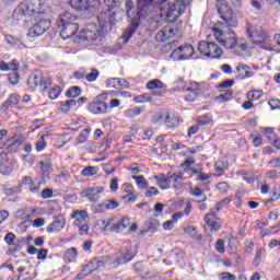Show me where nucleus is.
<instances>
[{"instance_id":"nucleus-26","label":"nucleus","mask_w":280,"mask_h":280,"mask_svg":"<svg viewBox=\"0 0 280 280\" xmlns=\"http://www.w3.org/2000/svg\"><path fill=\"white\" fill-rule=\"evenodd\" d=\"M40 159L42 161L38 163V166L44 174H47L52 167L51 155H42Z\"/></svg>"},{"instance_id":"nucleus-52","label":"nucleus","mask_w":280,"mask_h":280,"mask_svg":"<svg viewBox=\"0 0 280 280\" xmlns=\"http://www.w3.org/2000/svg\"><path fill=\"white\" fill-rule=\"evenodd\" d=\"M158 195H159V189L154 186L149 187L144 192L145 198H152V196H158Z\"/></svg>"},{"instance_id":"nucleus-27","label":"nucleus","mask_w":280,"mask_h":280,"mask_svg":"<svg viewBox=\"0 0 280 280\" xmlns=\"http://www.w3.org/2000/svg\"><path fill=\"white\" fill-rule=\"evenodd\" d=\"M28 4L35 16H38V14H43L40 10H43V5H45V0H30Z\"/></svg>"},{"instance_id":"nucleus-56","label":"nucleus","mask_w":280,"mask_h":280,"mask_svg":"<svg viewBox=\"0 0 280 280\" xmlns=\"http://www.w3.org/2000/svg\"><path fill=\"white\" fill-rule=\"evenodd\" d=\"M215 249L218 253L224 254L226 248L224 247V240H218L215 243Z\"/></svg>"},{"instance_id":"nucleus-16","label":"nucleus","mask_w":280,"mask_h":280,"mask_svg":"<svg viewBox=\"0 0 280 280\" xmlns=\"http://www.w3.org/2000/svg\"><path fill=\"white\" fill-rule=\"evenodd\" d=\"M247 34L249 38H252V43H254V45H264V43H266L268 39V33L257 31L253 28V26L247 27Z\"/></svg>"},{"instance_id":"nucleus-40","label":"nucleus","mask_w":280,"mask_h":280,"mask_svg":"<svg viewBox=\"0 0 280 280\" xmlns=\"http://www.w3.org/2000/svg\"><path fill=\"white\" fill-rule=\"evenodd\" d=\"M261 95H264L261 90H253L247 93V100L255 102L257 100H261Z\"/></svg>"},{"instance_id":"nucleus-25","label":"nucleus","mask_w":280,"mask_h":280,"mask_svg":"<svg viewBox=\"0 0 280 280\" xmlns=\"http://www.w3.org/2000/svg\"><path fill=\"white\" fill-rule=\"evenodd\" d=\"M184 176H185V174H183L180 172L171 174V183L173 180V189H175V191L183 189V177Z\"/></svg>"},{"instance_id":"nucleus-28","label":"nucleus","mask_w":280,"mask_h":280,"mask_svg":"<svg viewBox=\"0 0 280 280\" xmlns=\"http://www.w3.org/2000/svg\"><path fill=\"white\" fill-rule=\"evenodd\" d=\"M237 72L240 73V78L244 79V78H253L254 73L250 70V67H248L247 65H240L237 67Z\"/></svg>"},{"instance_id":"nucleus-29","label":"nucleus","mask_w":280,"mask_h":280,"mask_svg":"<svg viewBox=\"0 0 280 280\" xmlns=\"http://www.w3.org/2000/svg\"><path fill=\"white\" fill-rule=\"evenodd\" d=\"M132 178L136 180L139 189H148L150 187V183H148V179L143 175H133Z\"/></svg>"},{"instance_id":"nucleus-33","label":"nucleus","mask_w":280,"mask_h":280,"mask_svg":"<svg viewBox=\"0 0 280 280\" xmlns=\"http://www.w3.org/2000/svg\"><path fill=\"white\" fill-rule=\"evenodd\" d=\"M71 106H75V100H68L59 103L58 110H60V113H69L71 110Z\"/></svg>"},{"instance_id":"nucleus-42","label":"nucleus","mask_w":280,"mask_h":280,"mask_svg":"<svg viewBox=\"0 0 280 280\" xmlns=\"http://www.w3.org/2000/svg\"><path fill=\"white\" fill-rule=\"evenodd\" d=\"M89 135H91V128L83 129L80 135L77 137V141L79 143H86V140L89 139Z\"/></svg>"},{"instance_id":"nucleus-60","label":"nucleus","mask_w":280,"mask_h":280,"mask_svg":"<svg viewBox=\"0 0 280 280\" xmlns=\"http://www.w3.org/2000/svg\"><path fill=\"white\" fill-rule=\"evenodd\" d=\"M135 257V254L127 252L124 254L122 258L119 259L120 264H126V261H130Z\"/></svg>"},{"instance_id":"nucleus-22","label":"nucleus","mask_w":280,"mask_h":280,"mask_svg":"<svg viewBox=\"0 0 280 280\" xmlns=\"http://www.w3.org/2000/svg\"><path fill=\"white\" fill-rule=\"evenodd\" d=\"M177 86L179 91H192L198 93L200 91V85L197 82H189L188 84L185 82V79H179L177 81Z\"/></svg>"},{"instance_id":"nucleus-55","label":"nucleus","mask_w":280,"mask_h":280,"mask_svg":"<svg viewBox=\"0 0 280 280\" xmlns=\"http://www.w3.org/2000/svg\"><path fill=\"white\" fill-rule=\"evenodd\" d=\"M21 80L19 72H11L9 73V82L10 84H16Z\"/></svg>"},{"instance_id":"nucleus-10","label":"nucleus","mask_w":280,"mask_h":280,"mask_svg":"<svg viewBox=\"0 0 280 280\" xmlns=\"http://www.w3.org/2000/svg\"><path fill=\"white\" fill-rule=\"evenodd\" d=\"M195 51L196 50H194V46H191V44H184L172 51L171 58L176 62L180 60H189V58L194 56Z\"/></svg>"},{"instance_id":"nucleus-62","label":"nucleus","mask_w":280,"mask_h":280,"mask_svg":"<svg viewBox=\"0 0 280 280\" xmlns=\"http://www.w3.org/2000/svg\"><path fill=\"white\" fill-rule=\"evenodd\" d=\"M217 189L221 191V194H226L229 191V184L222 182L217 185Z\"/></svg>"},{"instance_id":"nucleus-5","label":"nucleus","mask_w":280,"mask_h":280,"mask_svg":"<svg viewBox=\"0 0 280 280\" xmlns=\"http://www.w3.org/2000/svg\"><path fill=\"white\" fill-rule=\"evenodd\" d=\"M104 3L107 9L105 12H101L97 16V21L103 32H110V30H113V25L117 23V20L115 19L117 14L112 12L110 8H117V5H119V0H104Z\"/></svg>"},{"instance_id":"nucleus-3","label":"nucleus","mask_w":280,"mask_h":280,"mask_svg":"<svg viewBox=\"0 0 280 280\" xmlns=\"http://www.w3.org/2000/svg\"><path fill=\"white\" fill-rule=\"evenodd\" d=\"M75 15L63 12L58 15L56 25L60 28V36L63 40H69V38H73L80 30V25L75 23Z\"/></svg>"},{"instance_id":"nucleus-35","label":"nucleus","mask_w":280,"mask_h":280,"mask_svg":"<svg viewBox=\"0 0 280 280\" xmlns=\"http://www.w3.org/2000/svg\"><path fill=\"white\" fill-rule=\"evenodd\" d=\"M61 94L62 88L60 85H54L48 92V97L49 100H58V97H60Z\"/></svg>"},{"instance_id":"nucleus-45","label":"nucleus","mask_w":280,"mask_h":280,"mask_svg":"<svg viewBox=\"0 0 280 280\" xmlns=\"http://www.w3.org/2000/svg\"><path fill=\"white\" fill-rule=\"evenodd\" d=\"M100 78V70L93 68L90 73H85V80L88 82H95Z\"/></svg>"},{"instance_id":"nucleus-44","label":"nucleus","mask_w":280,"mask_h":280,"mask_svg":"<svg viewBox=\"0 0 280 280\" xmlns=\"http://www.w3.org/2000/svg\"><path fill=\"white\" fill-rule=\"evenodd\" d=\"M133 102H136V104H145L148 102H152V95L150 94L138 95L133 98Z\"/></svg>"},{"instance_id":"nucleus-46","label":"nucleus","mask_w":280,"mask_h":280,"mask_svg":"<svg viewBox=\"0 0 280 280\" xmlns=\"http://www.w3.org/2000/svg\"><path fill=\"white\" fill-rule=\"evenodd\" d=\"M107 89H119L121 86V81L117 78L108 79L106 81Z\"/></svg>"},{"instance_id":"nucleus-64","label":"nucleus","mask_w":280,"mask_h":280,"mask_svg":"<svg viewBox=\"0 0 280 280\" xmlns=\"http://www.w3.org/2000/svg\"><path fill=\"white\" fill-rule=\"evenodd\" d=\"M190 194L195 196V198H200L202 196L203 191L200 189V187L190 188Z\"/></svg>"},{"instance_id":"nucleus-49","label":"nucleus","mask_w":280,"mask_h":280,"mask_svg":"<svg viewBox=\"0 0 280 280\" xmlns=\"http://www.w3.org/2000/svg\"><path fill=\"white\" fill-rule=\"evenodd\" d=\"M210 178H211L210 174H207V173L200 171L196 177V180H198L199 183H210L209 182Z\"/></svg>"},{"instance_id":"nucleus-34","label":"nucleus","mask_w":280,"mask_h":280,"mask_svg":"<svg viewBox=\"0 0 280 280\" xmlns=\"http://www.w3.org/2000/svg\"><path fill=\"white\" fill-rule=\"evenodd\" d=\"M78 256V249L75 247L69 248L63 254L65 261H68V264H71L73 259Z\"/></svg>"},{"instance_id":"nucleus-38","label":"nucleus","mask_w":280,"mask_h":280,"mask_svg":"<svg viewBox=\"0 0 280 280\" xmlns=\"http://www.w3.org/2000/svg\"><path fill=\"white\" fill-rule=\"evenodd\" d=\"M23 141L21 140H13L10 144L7 145V152L14 153L19 152V148H21Z\"/></svg>"},{"instance_id":"nucleus-57","label":"nucleus","mask_w":280,"mask_h":280,"mask_svg":"<svg viewBox=\"0 0 280 280\" xmlns=\"http://www.w3.org/2000/svg\"><path fill=\"white\" fill-rule=\"evenodd\" d=\"M33 229H40V226H45V220L43 218H37L32 222Z\"/></svg>"},{"instance_id":"nucleus-6","label":"nucleus","mask_w":280,"mask_h":280,"mask_svg":"<svg viewBox=\"0 0 280 280\" xmlns=\"http://www.w3.org/2000/svg\"><path fill=\"white\" fill-rule=\"evenodd\" d=\"M224 202L219 201L215 208H212L210 212L205 217V222L210 231L218 232L222 229V219L218 218V211H222Z\"/></svg>"},{"instance_id":"nucleus-63","label":"nucleus","mask_w":280,"mask_h":280,"mask_svg":"<svg viewBox=\"0 0 280 280\" xmlns=\"http://www.w3.org/2000/svg\"><path fill=\"white\" fill-rule=\"evenodd\" d=\"M269 167H271L272 170L280 167V159L279 158H275L272 160H270L268 162Z\"/></svg>"},{"instance_id":"nucleus-61","label":"nucleus","mask_w":280,"mask_h":280,"mask_svg":"<svg viewBox=\"0 0 280 280\" xmlns=\"http://www.w3.org/2000/svg\"><path fill=\"white\" fill-rule=\"evenodd\" d=\"M54 196V190L49 189V188H46L42 191V198L44 200H47L49 198H51Z\"/></svg>"},{"instance_id":"nucleus-11","label":"nucleus","mask_w":280,"mask_h":280,"mask_svg":"<svg viewBox=\"0 0 280 280\" xmlns=\"http://www.w3.org/2000/svg\"><path fill=\"white\" fill-rule=\"evenodd\" d=\"M119 207L117 199H104L98 205L91 207L93 213H106V211H115Z\"/></svg>"},{"instance_id":"nucleus-21","label":"nucleus","mask_w":280,"mask_h":280,"mask_svg":"<svg viewBox=\"0 0 280 280\" xmlns=\"http://www.w3.org/2000/svg\"><path fill=\"white\" fill-rule=\"evenodd\" d=\"M12 170H14V167L8 159V154H5V152L0 153V173L3 175L12 174Z\"/></svg>"},{"instance_id":"nucleus-58","label":"nucleus","mask_w":280,"mask_h":280,"mask_svg":"<svg viewBox=\"0 0 280 280\" xmlns=\"http://www.w3.org/2000/svg\"><path fill=\"white\" fill-rule=\"evenodd\" d=\"M15 240H16V236L14 235V233H8L4 237V242L9 244V246H12Z\"/></svg>"},{"instance_id":"nucleus-59","label":"nucleus","mask_w":280,"mask_h":280,"mask_svg":"<svg viewBox=\"0 0 280 280\" xmlns=\"http://www.w3.org/2000/svg\"><path fill=\"white\" fill-rule=\"evenodd\" d=\"M79 229V234L81 235H89V224L83 223L82 225H77Z\"/></svg>"},{"instance_id":"nucleus-2","label":"nucleus","mask_w":280,"mask_h":280,"mask_svg":"<svg viewBox=\"0 0 280 280\" xmlns=\"http://www.w3.org/2000/svg\"><path fill=\"white\" fill-rule=\"evenodd\" d=\"M218 13L222 19V22H218L220 27L212 28V34L219 45L225 49H235L237 47V35L231 27H237V21L233 20V11L229 8V4L224 3V0L217 1Z\"/></svg>"},{"instance_id":"nucleus-15","label":"nucleus","mask_w":280,"mask_h":280,"mask_svg":"<svg viewBox=\"0 0 280 280\" xmlns=\"http://www.w3.org/2000/svg\"><path fill=\"white\" fill-rule=\"evenodd\" d=\"M176 34H178V27L166 26L156 33L155 40L158 43H165V40H170V38H174Z\"/></svg>"},{"instance_id":"nucleus-20","label":"nucleus","mask_w":280,"mask_h":280,"mask_svg":"<svg viewBox=\"0 0 280 280\" xmlns=\"http://www.w3.org/2000/svg\"><path fill=\"white\" fill-rule=\"evenodd\" d=\"M15 16H35L30 2H21L14 10Z\"/></svg>"},{"instance_id":"nucleus-14","label":"nucleus","mask_w":280,"mask_h":280,"mask_svg":"<svg viewBox=\"0 0 280 280\" xmlns=\"http://www.w3.org/2000/svg\"><path fill=\"white\" fill-rule=\"evenodd\" d=\"M102 194H104V187H89L81 191V198H88L90 202H97L102 198Z\"/></svg>"},{"instance_id":"nucleus-8","label":"nucleus","mask_w":280,"mask_h":280,"mask_svg":"<svg viewBox=\"0 0 280 280\" xmlns=\"http://www.w3.org/2000/svg\"><path fill=\"white\" fill-rule=\"evenodd\" d=\"M35 20L37 22L28 30V36L31 38H38V36H43V34L51 27V20L38 19V16H35Z\"/></svg>"},{"instance_id":"nucleus-39","label":"nucleus","mask_w":280,"mask_h":280,"mask_svg":"<svg viewBox=\"0 0 280 280\" xmlns=\"http://www.w3.org/2000/svg\"><path fill=\"white\" fill-rule=\"evenodd\" d=\"M233 95H235V92L233 90H228L223 94H220L217 100H219V102H231Z\"/></svg>"},{"instance_id":"nucleus-37","label":"nucleus","mask_w":280,"mask_h":280,"mask_svg":"<svg viewBox=\"0 0 280 280\" xmlns=\"http://www.w3.org/2000/svg\"><path fill=\"white\" fill-rule=\"evenodd\" d=\"M97 174V167L95 166H85L84 170L81 172V176L85 178H91V176H95Z\"/></svg>"},{"instance_id":"nucleus-51","label":"nucleus","mask_w":280,"mask_h":280,"mask_svg":"<svg viewBox=\"0 0 280 280\" xmlns=\"http://www.w3.org/2000/svg\"><path fill=\"white\" fill-rule=\"evenodd\" d=\"M212 119L210 116H201L197 118V125L200 126H207L211 124Z\"/></svg>"},{"instance_id":"nucleus-31","label":"nucleus","mask_w":280,"mask_h":280,"mask_svg":"<svg viewBox=\"0 0 280 280\" xmlns=\"http://www.w3.org/2000/svg\"><path fill=\"white\" fill-rule=\"evenodd\" d=\"M226 170H229V162L226 161H218L214 165V172L217 176H222Z\"/></svg>"},{"instance_id":"nucleus-43","label":"nucleus","mask_w":280,"mask_h":280,"mask_svg":"<svg viewBox=\"0 0 280 280\" xmlns=\"http://www.w3.org/2000/svg\"><path fill=\"white\" fill-rule=\"evenodd\" d=\"M235 84V80L230 79L221 82L217 89H219V93H224V89H231Z\"/></svg>"},{"instance_id":"nucleus-32","label":"nucleus","mask_w":280,"mask_h":280,"mask_svg":"<svg viewBox=\"0 0 280 280\" xmlns=\"http://www.w3.org/2000/svg\"><path fill=\"white\" fill-rule=\"evenodd\" d=\"M21 96L19 94H11L9 98L2 104V108H10V106H16Z\"/></svg>"},{"instance_id":"nucleus-23","label":"nucleus","mask_w":280,"mask_h":280,"mask_svg":"<svg viewBox=\"0 0 280 280\" xmlns=\"http://www.w3.org/2000/svg\"><path fill=\"white\" fill-rule=\"evenodd\" d=\"M15 218L20 220H26V218H36V208L26 207L15 212Z\"/></svg>"},{"instance_id":"nucleus-19","label":"nucleus","mask_w":280,"mask_h":280,"mask_svg":"<svg viewBox=\"0 0 280 280\" xmlns=\"http://www.w3.org/2000/svg\"><path fill=\"white\" fill-rule=\"evenodd\" d=\"M153 180H156L158 186L160 189H170L172 187V174L168 173L167 175H154Z\"/></svg>"},{"instance_id":"nucleus-36","label":"nucleus","mask_w":280,"mask_h":280,"mask_svg":"<svg viewBox=\"0 0 280 280\" xmlns=\"http://www.w3.org/2000/svg\"><path fill=\"white\" fill-rule=\"evenodd\" d=\"M164 124L166 128H175V126H178V117L167 114L165 116Z\"/></svg>"},{"instance_id":"nucleus-30","label":"nucleus","mask_w":280,"mask_h":280,"mask_svg":"<svg viewBox=\"0 0 280 280\" xmlns=\"http://www.w3.org/2000/svg\"><path fill=\"white\" fill-rule=\"evenodd\" d=\"M147 89L149 91H154V89H163V91H165V89H167V85H165L161 80L155 79L147 83Z\"/></svg>"},{"instance_id":"nucleus-12","label":"nucleus","mask_w":280,"mask_h":280,"mask_svg":"<svg viewBox=\"0 0 280 280\" xmlns=\"http://www.w3.org/2000/svg\"><path fill=\"white\" fill-rule=\"evenodd\" d=\"M104 94L96 96L89 105V110L92 115H104L108 110V104L104 103Z\"/></svg>"},{"instance_id":"nucleus-24","label":"nucleus","mask_w":280,"mask_h":280,"mask_svg":"<svg viewBox=\"0 0 280 280\" xmlns=\"http://www.w3.org/2000/svg\"><path fill=\"white\" fill-rule=\"evenodd\" d=\"M66 225H67V221L65 220V218H57L52 223H50L47 226L46 231L47 233L62 231V229H65Z\"/></svg>"},{"instance_id":"nucleus-18","label":"nucleus","mask_w":280,"mask_h":280,"mask_svg":"<svg viewBox=\"0 0 280 280\" xmlns=\"http://www.w3.org/2000/svg\"><path fill=\"white\" fill-rule=\"evenodd\" d=\"M71 220H74L73 226H82V224H89L91 217L86 210H75L70 214Z\"/></svg>"},{"instance_id":"nucleus-47","label":"nucleus","mask_w":280,"mask_h":280,"mask_svg":"<svg viewBox=\"0 0 280 280\" xmlns=\"http://www.w3.org/2000/svg\"><path fill=\"white\" fill-rule=\"evenodd\" d=\"M185 100L186 102H196V100H198V92H194V91H188V90H185Z\"/></svg>"},{"instance_id":"nucleus-17","label":"nucleus","mask_w":280,"mask_h":280,"mask_svg":"<svg viewBox=\"0 0 280 280\" xmlns=\"http://www.w3.org/2000/svg\"><path fill=\"white\" fill-rule=\"evenodd\" d=\"M98 34H100V28H97V26H95L94 24H90L82 30L79 38L81 40H88L89 43H91V40H97Z\"/></svg>"},{"instance_id":"nucleus-54","label":"nucleus","mask_w":280,"mask_h":280,"mask_svg":"<svg viewBox=\"0 0 280 280\" xmlns=\"http://www.w3.org/2000/svg\"><path fill=\"white\" fill-rule=\"evenodd\" d=\"M9 71L16 72L20 69L19 60L13 59L8 63Z\"/></svg>"},{"instance_id":"nucleus-53","label":"nucleus","mask_w":280,"mask_h":280,"mask_svg":"<svg viewBox=\"0 0 280 280\" xmlns=\"http://www.w3.org/2000/svg\"><path fill=\"white\" fill-rule=\"evenodd\" d=\"M220 280H237V277L231 272H221L219 275Z\"/></svg>"},{"instance_id":"nucleus-4","label":"nucleus","mask_w":280,"mask_h":280,"mask_svg":"<svg viewBox=\"0 0 280 280\" xmlns=\"http://www.w3.org/2000/svg\"><path fill=\"white\" fill-rule=\"evenodd\" d=\"M94 226L101 233H122L130 226V218L125 217L121 221H117V217L114 215L97 220Z\"/></svg>"},{"instance_id":"nucleus-41","label":"nucleus","mask_w":280,"mask_h":280,"mask_svg":"<svg viewBox=\"0 0 280 280\" xmlns=\"http://www.w3.org/2000/svg\"><path fill=\"white\" fill-rule=\"evenodd\" d=\"M82 94V90L80 89V86H72L70 89H68V91L66 92V97H78Z\"/></svg>"},{"instance_id":"nucleus-7","label":"nucleus","mask_w":280,"mask_h":280,"mask_svg":"<svg viewBox=\"0 0 280 280\" xmlns=\"http://www.w3.org/2000/svg\"><path fill=\"white\" fill-rule=\"evenodd\" d=\"M198 51L201 54V56L212 59H219L224 54L222 48H220V46L213 42H200L198 44Z\"/></svg>"},{"instance_id":"nucleus-50","label":"nucleus","mask_w":280,"mask_h":280,"mask_svg":"<svg viewBox=\"0 0 280 280\" xmlns=\"http://www.w3.org/2000/svg\"><path fill=\"white\" fill-rule=\"evenodd\" d=\"M262 132H264L265 137H267L269 142L277 137L275 135V129H272L270 127L264 128Z\"/></svg>"},{"instance_id":"nucleus-48","label":"nucleus","mask_w":280,"mask_h":280,"mask_svg":"<svg viewBox=\"0 0 280 280\" xmlns=\"http://www.w3.org/2000/svg\"><path fill=\"white\" fill-rule=\"evenodd\" d=\"M47 148V142L45 141V136H42L36 142V151L43 152Z\"/></svg>"},{"instance_id":"nucleus-9","label":"nucleus","mask_w":280,"mask_h":280,"mask_svg":"<svg viewBox=\"0 0 280 280\" xmlns=\"http://www.w3.org/2000/svg\"><path fill=\"white\" fill-rule=\"evenodd\" d=\"M27 86L32 90L36 89V86H40L43 91H45V89L51 86V79L45 78L40 72H34L28 77Z\"/></svg>"},{"instance_id":"nucleus-13","label":"nucleus","mask_w":280,"mask_h":280,"mask_svg":"<svg viewBox=\"0 0 280 280\" xmlns=\"http://www.w3.org/2000/svg\"><path fill=\"white\" fill-rule=\"evenodd\" d=\"M69 3L73 10H77V12H84L91 10V8H97L100 5V0H93L92 2L89 0H70Z\"/></svg>"},{"instance_id":"nucleus-1","label":"nucleus","mask_w":280,"mask_h":280,"mask_svg":"<svg viewBox=\"0 0 280 280\" xmlns=\"http://www.w3.org/2000/svg\"><path fill=\"white\" fill-rule=\"evenodd\" d=\"M194 0H176L173 4L167 3V0H137V8L132 0H127L125 3L126 14L129 19L130 26L124 34V38L131 36L139 30L142 21L150 19L161 12L162 19L166 23H174L176 19L183 16L185 8ZM166 3V5H164ZM164 5V7H161Z\"/></svg>"}]
</instances>
